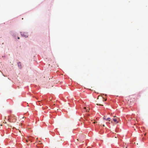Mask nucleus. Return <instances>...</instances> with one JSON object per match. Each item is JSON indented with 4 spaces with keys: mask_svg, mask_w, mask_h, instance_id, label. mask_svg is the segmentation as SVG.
Returning <instances> with one entry per match:
<instances>
[{
    "mask_svg": "<svg viewBox=\"0 0 148 148\" xmlns=\"http://www.w3.org/2000/svg\"><path fill=\"white\" fill-rule=\"evenodd\" d=\"M21 35L22 36H24L25 38L27 37L28 36V34L27 33L23 32H21Z\"/></svg>",
    "mask_w": 148,
    "mask_h": 148,
    "instance_id": "1",
    "label": "nucleus"
},
{
    "mask_svg": "<svg viewBox=\"0 0 148 148\" xmlns=\"http://www.w3.org/2000/svg\"><path fill=\"white\" fill-rule=\"evenodd\" d=\"M32 137L31 136H29L28 137V138L27 140H26V142H27L28 140L30 141L31 142H32V139H31Z\"/></svg>",
    "mask_w": 148,
    "mask_h": 148,
    "instance_id": "2",
    "label": "nucleus"
},
{
    "mask_svg": "<svg viewBox=\"0 0 148 148\" xmlns=\"http://www.w3.org/2000/svg\"><path fill=\"white\" fill-rule=\"evenodd\" d=\"M84 108L85 109H86V112H88L89 110V108L88 107H87V108H86V107H84Z\"/></svg>",
    "mask_w": 148,
    "mask_h": 148,
    "instance_id": "3",
    "label": "nucleus"
},
{
    "mask_svg": "<svg viewBox=\"0 0 148 148\" xmlns=\"http://www.w3.org/2000/svg\"><path fill=\"white\" fill-rule=\"evenodd\" d=\"M18 67H19V68L20 69L21 68V63L20 62L18 63Z\"/></svg>",
    "mask_w": 148,
    "mask_h": 148,
    "instance_id": "4",
    "label": "nucleus"
},
{
    "mask_svg": "<svg viewBox=\"0 0 148 148\" xmlns=\"http://www.w3.org/2000/svg\"><path fill=\"white\" fill-rule=\"evenodd\" d=\"M113 120L114 122H116V123H118V122L117 121V119L116 118L113 119Z\"/></svg>",
    "mask_w": 148,
    "mask_h": 148,
    "instance_id": "5",
    "label": "nucleus"
},
{
    "mask_svg": "<svg viewBox=\"0 0 148 148\" xmlns=\"http://www.w3.org/2000/svg\"><path fill=\"white\" fill-rule=\"evenodd\" d=\"M106 120L108 121H110L111 120V119L110 118H108L106 119Z\"/></svg>",
    "mask_w": 148,
    "mask_h": 148,
    "instance_id": "6",
    "label": "nucleus"
},
{
    "mask_svg": "<svg viewBox=\"0 0 148 148\" xmlns=\"http://www.w3.org/2000/svg\"><path fill=\"white\" fill-rule=\"evenodd\" d=\"M97 104L98 105H100V106H103V105H101V104H99V103H97Z\"/></svg>",
    "mask_w": 148,
    "mask_h": 148,
    "instance_id": "7",
    "label": "nucleus"
},
{
    "mask_svg": "<svg viewBox=\"0 0 148 148\" xmlns=\"http://www.w3.org/2000/svg\"><path fill=\"white\" fill-rule=\"evenodd\" d=\"M103 119H104V120H106V118H105V116H104L103 118Z\"/></svg>",
    "mask_w": 148,
    "mask_h": 148,
    "instance_id": "8",
    "label": "nucleus"
},
{
    "mask_svg": "<svg viewBox=\"0 0 148 148\" xmlns=\"http://www.w3.org/2000/svg\"><path fill=\"white\" fill-rule=\"evenodd\" d=\"M79 139H77V140H78V141H79Z\"/></svg>",
    "mask_w": 148,
    "mask_h": 148,
    "instance_id": "9",
    "label": "nucleus"
},
{
    "mask_svg": "<svg viewBox=\"0 0 148 148\" xmlns=\"http://www.w3.org/2000/svg\"><path fill=\"white\" fill-rule=\"evenodd\" d=\"M97 123V122H93V123Z\"/></svg>",
    "mask_w": 148,
    "mask_h": 148,
    "instance_id": "10",
    "label": "nucleus"
},
{
    "mask_svg": "<svg viewBox=\"0 0 148 148\" xmlns=\"http://www.w3.org/2000/svg\"><path fill=\"white\" fill-rule=\"evenodd\" d=\"M18 39H20V38L19 37H18Z\"/></svg>",
    "mask_w": 148,
    "mask_h": 148,
    "instance_id": "11",
    "label": "nucleus"
},
{
    "mask_svg": "<svg viewBox=\"0 0 148 148\" xmlns=\"http://www.w3.org/2000/svg\"><path fill=\"white\" fill-rule=\"evenodd\" d=\"M3 75L4 76V77H5V75H3Z\"/></svg>",
    "mask_w": 148,
    "mask_h": 148,
    "instance_id": "12",
    "label": "nucleus"
},
{
    "mask_svg": "<svg viewBox=\"0 0 148 148\" xmlns=\"http://www.w3.org/2000/svg\"><path fill=\"white\" fill-rule=\"evenodd\" d=\"M103 127H105V125H103Z\"/></svg>",
    "mask_w": 148,
    "mask_h": 148,
    "instance_id": "13",
    "label": "nucleus"
},
{
    "mask_svg": "<svg viewBox=\"0 0 148 148\" xmlns=\"http://www.w3.org/2000/svg\"><path fill=\"white\" fill-rule=\"evenodd\" d=\"M102 99H103V101H104V100H103V98H102Z\"/></svg>",
    "mask_w": 148,
    "mask_h": 148,
    "instance_id": "14",
    "label": "nucleus"
},
{
    "mask_svg": "<svg viewBox=\"0 0 148 148\" xmlns=\"http://www.w3.org/2000/svg\"><path fill=\"white\" fill-rule=\"evenodd\" d=\"M82 136H83L84 137V135H82Z\"/></svg>",
    "mask_w": 148,
    "mask_h": 148,
    "instance_id": "15",
    "label": "nucleus"
},
{
    "mask_svg": "<svg viewBox=\"0 0 148 148\" xmlns=\"http://www.w3.org/2000/svg\"><path fill=\"white\" fill-rule=\"evenodd\" d=\"M125 148H128L127 147H126Z\"/></svg>",
    "mask_w": 148,
    "mask_h": 148,
    "instance_id": "16",
    "label": "nucleus"
},
{
    "mask_svg": "<svg viewBox=\"0 0 148 148\" xmlns=\"http://www.w3.org/2000/svg\"><path fill=\"white\" fill-rule=\"evenodd\" d=\"M80 140V141H82L80 140Z\"/></svg>",
    "mask_w": 148,
    "mask_h": 148,
    "instance_id": "17",
    "label": "nucleus"
}]
</instances>
